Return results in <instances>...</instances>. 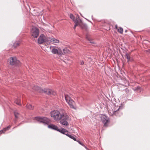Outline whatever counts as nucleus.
Segmentation results:
<instances>
[{
  "label": "nucleus",
  "mask_w": 150,
  "mask_h": 150,
  "mask_svg": "<svg viewBox=\"0 0 150 150\" xmlns=\"http://www.w3.org/2000/svg\"><path fill=\"white\" fill-rule=\"evenodd\" d=\"M50 115L51 117H52L54 120L58 121L63 118V117L64 116V114L63 113H61L57 110H54L51 112Z\"/></svg>",
  "instance_id": "1"
},
{
  "label": "nucleus",
  "mask_w": 150,
  "mask_h": 150,
  "mask_svg": "<svg viewBox=\"0 0 150 150\" xmlns=\"http://www.w3.org/2000/svg\"><path fill=\"white\" fill-rule=\"evenodd\" d=\"M33 90L35 91H37L40 93H45L47 94H52L54 95L56 94V92L53 91L51 89H42L40 88L38 86H34L33 88Z\"/></svg>",
  "instance_id": "2"
},
{
  "label": "nucleus",
  "mask_w": 150,
  "mask_h": 150,
  "mask_svg": "<svg viewBox=\"0 0 150 150\" xmlns=\"http://www.w3.org/2000/svg\"><path fill=\"white\" fill-rule=\"evenodd\" d=\"M7 63L12 66H19L21 64L20 61L17 60L15 57L9 58L7 60Z\"/></svg>",
  "instance_id": "3"
},
{
  "label": "nucleus",
  "mask_w": 150,
  "mask_h": 150,
  "mask_svg": "<svg viewBox=\"0 0 150 150\" xmlns=\"http://www.w3.org/2000/svg\"><path fill=\"white\" fill-rule=\"evenodd\" d=\"M65 98L67 102L68 103L70 108L76 109L75 107V102L73 101L68 95H65Z\"/></svg>",
  "instance_id": "4"
},
{
  "label": "nucleus",
  "mask_w": 150,
  "mask_h": 150,
  "mask_svg": "<svg viewBox=\"0 0 150 150\" xmlns=\"http://www.w3.org/2000/svg\"><path fill=\"white\" fill-rule=\"evenodd\" d=\"M35 119L40 122L42 123L45 125H48L51 122L50 119L45 117H35Z\"/></svg>",
  "instance_id": "5"
},
{
  "label": "nucleus",
  "mask_w": 150,
  "mask_h": 150,
  "mask_svg": "<svg viewBox=\"0 0 150 150\" xmlns=\"http://www.w3.org/2000/svg\"><path fill=\"white\" fill-rule=\"evenodd\" d=\"M48 127L49 128L56 130L62 134L64 133L66 131L65 129L62 128L61 129H59L57 126L52 124L48 125Z\"/></svg>",
  "instance_id": "6"
},
{
  "label": "nucleus",
  "mask_w": 150,
  "mask_h": 150,
  "mask_svg": "<svg viewBox=\"0 0 150 150\" xmlns=\"http://www.w3.org/2000/svg\"><path fill=\"white\" fill-rule=\"evenodd\" d=\"M101 120L103 124V126L106 127L108 125L110 121L109 118L105 115H102L100 117Z\"/></svg>",
  "instance_id": "7"
},
{
  "label": "nucleus",
  "mask_w": 150,
  "mask_h": 150,
  "mask_svg": "<svg viewBox=\"0 0 150 150\" xmlns=\"http://www.w3.org/2000/svg\"><path fill=\"white\" fill-rule=\"evenodd\" d=\"M39 29L33 27L31 30L30 34L33 38H37L39 35Z\"/></svg>",
  "instance_id": "8"
},
{
  "label": "nucleus",
  "mask_w": 150,
  "mask_h": 150,
  "mask_svg": "<svg viewBox=\"0 0 150 150\" xmlns=\"http://www.w3.org/2000/svg\"><path fill=\"white\" fill-rule=\"evenodd\" d=\"M63 117V118L62 119H61L60 120V123L64 126H67L69 125V124L68 122V120L69 118V117L68 115H64Z\"/></svg>",
  "instance_id": "9"
},
{
  "label": "nucleus",
  "mask_w": 150,
  "mask_h": 150,
  "mask_svg": "<svg viewBox=\"0 0 150 150\" xmlns=\"http://www.w3.org/2000/svg\"><path fill=\"white\" fill-rule=\"evenodd\" d=\"M48 37H46L43 34H41L38 39V44H41L44 42H48Z\"/></svg>",
  "instance_id": "10"
},
{
  "label": "nucleus",
  "mask_w": 150,
  "mask_h": 150,
  "mask_svg": "<svg viewBox=\"0 0 150 150\" xmlns=\"http://www.w3.org/2000/svg\"><path fill=\"white\" fill-rule=\"evenodd\" d=\"M65 132L64 133H62V134L66 135V136L69 137L70 138L73 139L74 141H76L78 142L79 141V140H77L76 138L75 137L76 136L74 134L71 135L69 134L68 133H69L68 131L65 129Z\"/></svg>",
  "instance_id": "11"
},
{
  "label": "nucleus",
  "mask_w": 150,
  "mask_h": 150,
  "mask_svg": "<svg viewBox=\"0 0 150 150\" xmlns=\"http://www.w3.org/2000/svg\"><path fill=\"white\" fill-rule=\"evenodd\" d=\"M51 52L54 54H57L58 55H62L63 52L62 50L59 48L58 49L53 48L51 50Z\"/></svg>",
  "instance_id": "12"
},
{
  "label": "nucleus",
  "mask_w": 150,
  "mask_h": 150,
  "mask_svg": "<svg viewBox=\"0 0 150 150\" xmlns=\"http://www.w3.org/2000/svg\"><path fill=\"white\" fill-rule=\"evenodd\" d=\"M48 38L49 39L48 42L50 41L51 42L55 43H58L59 42V40L55 38H54L53 37L51 38V37H48Z\"/></svg>",
  "instance_id": "13"
},
{
  "label": "nucleus",
  "mask_w": 150,
  "mask_h": 150,
  "mask_svg": "<svg viewBox=\"0 0 150 150\" xmlns=\"http://www.w3.org/2000/svg\"><path fill=\"white\" fill-rule=\"evenodd\" d=\"M119 108L117 109V110L114 111L113 112V115H115L117 116H120L122 114L121 113H119Z\"/></svg>",
  "instance_id": "14"
},
{
  "label": "nucleus",
  "mask_w": 150,
  "mask_h": 150,
  "mask_svg": "<svg viewBox=\"0 0 150 150\" xmlns=\"http://www.w3.org/2000/svg\"><path fill=\"white\" fill-rule=\"evenodd\" d=\"M11 127V126H9L7 127L4 128L3 130L0 131V134L2 133H4L6 130L9 129Z\"/></svg>",
  "instance_id": "15"
},
{
  "label": "nucleus",
  "mask_w": 150,
  "mask_h": 150,
  "mask_svg": "<svg viewBox=\"0 0 150 150\" xmlns=\"http://www.w3.org/2000/svg\"><path fill=\"white\" fill-rule=\"evenodd\" d=\"M15 103H16L17 105H21V100L18 99V98L16 99L14 101Z\"/></svg>",
  "instance_id": "16"
},
{
  "label": "nucleus",
  "mask_w": 150,
  "mask_h": 150,
  "mask_svg": "<svg viewBox=\"0 0 150 150\" xmlns=\"http://www.w3.org/2000/svg\"><path fill=\"white\" fill-rule=\"evenodd\" d=\"M20 44V42L19 41H16L14 43L13 46L14 48H16L17 46H18Z\"/></svg>",
  "instance_id": "17"
},
{
  "label": "nucleus",
  "mask_w": 150,
  "mask_h": 150,
  "mask_svg": "<svg viewBox=\"0 0 150 150\" xmlns=\"http://www.w3.org/2000/svg\"><path fill=\"white\" fill-rule=\"evenodd\" d=\"M26 107L28 109L32 110L33 109V106H32V105L30 104H27L26 105Z\"/></svg>",
  "instance_id": "18"
},
{
  "label": "nucleus",
  "mask_w": 150,
  "mask_h": 150,
  "mask_svg": "<svg viewBox=\"0 0 150 150\" xmlns=\"http://www.w3.org/2000/svg\"><path fill=\"white\" fill-rule=\"evenodd\" d=\"M117 31L121 34H122L123 31V29L121 27H119V28L117 29Z\"/></svg>",
  "instance_id": "19"
},
{
  "label": "nucleus",
  "mask_w": 150,
  "mask_h": 150,
  "mask_svg": "<svg viewBox=\"0 0 150 150\" xmlns=\"http://www.w3.org/2000/svg\"><path fill=\"white\" fill-rule=\"evenodd\" d=\"M125 57L127 59V61L128 62L130 60V57L129 54L126 53L125 56Z\"/></svg>",
  "instance_id": "20"
},
{
  "label": "nucleus",
  "mask_w": 150,
  "mask_h": 150,
  "mask_svg": "<svg viewBox=\"0 0 150 150\" xmlns=\"http://www.w3.org/2000/svg\"><path fill=\"white\" fill-rule=\"evenodd\" d=\"M78 143L80 145L83 146L87 150H90L87 147H86L80 141L78 142Z\"/></svg>",
  "instance_id": "21"
},
{
  "label": "nucleus",
  "mask_w": 150,
  "mask_h": 150,
  "mask_svg": "<svg viewBox=\"0 0 150 150\" xmlns=\"http://www.w3.org/2000/svg\"><path fill=\"white\" fill-rule=\"evenodd\" d=\"M63 51L64 54H66L68 53L69 52V50L67 48H65L63 49Z\"/></svg>",
  "instance_id": "22"
},
{
  "label": "nucleus",
  "mask_w": 150,
  "mask_h": 150,
  "mask_svg": "<svg viewBox=\"0 0 150 150\" xmlns=\"http://www.w3.org/2000/svg\"><path fill=\"white\" fill-rule=\"evenodd\" d=\"M14 113L15 117L16 118H18V115H19L18 112L16 111L14 112Z\"/></svg>",
  "instance_id": "23"
},
{
  "label": "nucleus",
  "mask_w": 150,
  "mask_h": 150,
  "mask_svg": "<svg viewBox=\"0 0 150 150\" xmlns=\"http://www.w3.org/2000/svg\"><path fill=\"white\" fill-rule=\"evenodd\" d=\"M140 87L138 86L137 87H136L135 88H134L133 89L134 91H137L139 92L140 91Z\"/></svg>",
  "instance_id": "24"
},
{
  "label": "nucleus",
  "mask_w": 150,
  "mask_h": 150,
  "mask_svg": "<svg viewBox=\"0 0 150 150\" xmlns=\"http://www.w3.org/2000/svg\"><path fill=\"white\" fill-rule=\"evenodd\" d=\"M70 17L71 19L73 21H74L75 19V17L72 14H70Z\"/></svg>",
  "instance_id": "25"
},
{
  "label": "nucleus",
  "mask_w": 150,
  "mask_h": 150,
  "mask_svg": "<svg viewBox=\"0 0 150 150\" xmlns=\"http://www.w3.org/2000/svg\"><path fill=\"white\" fill-rule=\"evenodd\" d=\"M74 21L75 23V25L76 24V25H78L79 24L78 21L77 20H76L75 19Z\"/></svg>",
  "instance_id": "26"
},
{
  "label": "nucleus",
  "mask_w": 150,
  "mask_h": 150,
  "mask_svg": "<svg viewBox=\"0 0 150 150\" xmlns=\"http://www.w3.org/2000/svg\"><path fill=\"white\" fill-rule=\"evenodd\" d=\"M87 38L88 40L90 41V43H94L93 41V40H91V39H89L87 37Z\"/></svg>",
  "instance_id": "27"
},
{
  "label": "nucleus",
  "mask_w": 150,
  "mask_h": 150,
  "mask_svg": "<svg viewBox=\"0 0 150 150\" xmlns=\"http://www.w3.org/2000/svg\"><path fill=\"white\" fill-rule=\"evenodd\" d=\"M80 64L81 65H83L84 64V62L83 61H81Z\"/></svg>",
  "instance_id": "28"
},
{
  "label": "nucleus",
  "mask_w": 150,
  "mask_h": 150,
  "mask_svg": "<svg viewBox=\"0 0 150 150\" xmlns=\"http://www.w3.org/2000/svg\"><path fill=\"white\" fill-rule=\"evenodd\" d=\"M77 25H74V29H75V28H76V27L77 26Z\"/></svg>",
  "instance_id": "29"
},
{
  "label": "nucleus",
  "mask_w": 150,
  "mask_h": 150,
  "mask_svg": "<svg viewBox=\"0 0 150 150\" xmlns=\"http://www.w3.org/2000/svg\"><path fill=\"white\" fill-rule=\"evenodd\" d=\"M115 27L116 29H117V25H115Z\"/></svg>",
  "instance_id": "30"
},
{
  "label": "nucleus",
  "mask_w": 150,
  "mask_h": 150,
  "mask_svg": "<svg viewBox=\"0 0 150 150\" xmlns=\"http://www.w3.org/2000/svg\"><path fill=\"white\" fill-rule=\"evenodd\" d=\"M51 47H52V46H51L50 47V48H51Z\"/></svg>",
  "instance_id": "31"
},
{
  "label": "nucleus",
  "mask_w": 150,
  "mask_h": 150,
  "mask_svg": "<svg viewBox=\"0 0 150 150\" xmlns=\"http://www.w3.org/2000/svg\"><path fill=\"white\" fill-rule=\"evenodd\" d=\"M127 30H126L125 31V32H127Z\"/></svg>",
  "instance_id": "32"
}]
</instances>
